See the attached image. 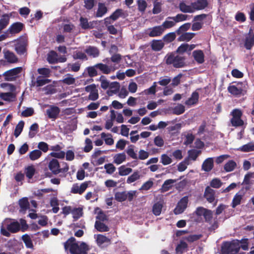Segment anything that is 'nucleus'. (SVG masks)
<instances>
[{
	"instance_id": "f257e3e1",
	"label": "nucleus",
	"mask_w": 254,
	"mask_h": 254,
	"mask_svg": "<svg viewBox=\"0 0 254 254\" xmlns=\"http://www.w3.org/2000/svg\"><path fill=\"white\" fill-rule=\"evenodd\" d=\"M185 57L177 54L176 52L168 53L165 56L164 61L168 65H172L174 68H180L186 65Z\"/></svg>"
},
{
	"instance_id": "f03ea898",
	"label": "nucleus",
	"mask_w": 254,
	"mask_h": 254,
	"mask_svg": "<svg viewBox=\"0 0 254 254\" xmlns=\"http://www.w3.org/2000/svg\"><path fill=\"white\" fill-rule=\"evenodd\" d=\"M240 249V242L238 240L224 242L221 246V254H236Z\"/></svg>"
},
{
	"instance_id": "7ed1b4c3",
	"label": "nucleus",
	"mask_w": 254,
	"mask_h": 254,
	"mask_svg": "<svg viewBox=\"0 0 254 254\" xmlns=\"http://www.w3.org/2000/svg\"><path fill=\"white\" fill-rule=\"evenodd\" d=\"M89 250L88 245L82 242L79 245L76 243L72 246L71 250H70L71 254H87Z\"/></svg>"
},
{
	"instance_id": "20e7f679",
	"label": "nucleus",
	"mask_w": 254,
	"mask_h": 254,
	"mask_svg": "<svg viewBox=\"0 0 254 254\" xmlns=\"http://www.w3.org/2000/svg\"><path fill=\"white\" fill-rule=\"evenodd\" d=\"M236 84L230 85L227 88L228 91L235 96H240L243 94V89L242 88L243 82H234Z\"/></svg>"
},
{
	"instance_id": "39448f33",
	"label": "nucleus",
	"mask_w": 254,
	"mask_h": 254,
	"mask_svg": "<svg viewBox=\"0 0 254 254\" xmlns=\"http://www.w3.org/2000/svg\"><path fill=\"white\" fill-rule=\"evenodd\" d=\"M85 90L87 92H89L88 99L89 100L95 101L99 98L98 90L95 84H92L85 87Z\"/></svg>"
},
{
	"instance_id": "423d86ee",
	"label": "nucleus",
	"mask_w": 254,
	"mask_h": 254,
	"mask_svg": "<svg viewBox=\"0 0 254 254\" xmlns=\"http://www.w3.org/2000/svg\"><path fill=\"white\" fill-rule=\"evenodd\" d=\"M22 71L21 67H17L8 70L3 73L5 81H12L14 80L13 76L17 75Z\"/></svg>"
},
{
	"instance_id": "0eeeda50",
	"label": "nucleus",
	"mask_w": 254,
	"mask_h": 254,
	"mask_svg": "<svg viewBox=\"0 0 254 254\" xmlns=\"http://www.w3.org/2000/svg\"><path fill=\"white\" fill-rule=\"evenodd\" d=\"M188 200V197L187 196L182 198L174 209L175 214H179L183 213L187 207Z\"/></svg>"
},
{
	"instance_id": "6e6552de",
	"label": "nucleus",
	"mask_w": 254,
	"mask_h": 254,
	"mask_svg": "<svg viewBox=\"0 0 254 254\" xmlns=\"http://www.w3.org/2000/svg\"><path fill=\"white\" fill-rule=\"evenodd\" d=\"M48 167L52 173L55 175L61 173L60 165L58 160L55 158L52 159L49 163Z\"/></svg>"
},
{
	"instance_id": "1a4fd4ad",
	"label": "nucleus",
	"mask_w": 254,
	"mask_h": 254,
	"mask_svg": "<svg viewBox=\"0 0 254 254\" xmlns=\"http://www.w3.org/2000/svg\"><path fill=\"white\" fill-rule=\"evenodd\" d=\"M88 186V184L86 182L82 183L80 186H79L77 183L74 184L72 185L70 192L74 194H81L84 192Z\"/></svg>"
},
{
	"instance_id": "9d476101",
	"label": "nucleus",
	"mask_w": 254,
	"mask_h": 254,
	"mask_svg": "<svg viewBox=\"0 0 254 254\" xmlns=\"http://www.w3.org/2000/svg\"><path fill=\"white\" fill-rule=\"evenodd\" d=\"M96 66L98 70H99L101 73L105 74H108L112 71H114L116 69L118 68V67L109 66L103 63L96 64Z\"/></svg>"
},
{
	"instance_id": "9b49d317",
	"label": "nucleus",
	"mask_w": 254,
	"mask_h": 254,
	"mask_svg": "<svg viewBox=\"0 0 254 254\" xmlns=\"http://www.w3.org/2000/svg\"><path fill=\"white\" fill-rule=\"evenodd\" d=\"M60 113V108L56 106L51 105L50 108L46 110L47 115L49 119L56 120Z\"/></svg>"
},
{
	"instance_id": "f8f14e48",
	"label": "nucleus",
	"mask_w": 254,
	"mask_h": 254,
	"mask_svg": "<svg viewBox=\"0 0 254 254\" xmlns=\"http://www.w3.org/2000/svg\"><path fill=\"white\" fill-rule=\"evenodd\" d=\"M148 35L150 37L160 36L164 32V28L161 25L148 29Z\"/></svg>"
},
{
	"instance_id": "ddd939ff",
	"label": "nucleus",
	"mask_w": 254,
	"mask_h": 254,
	"mask_svg": "<svg viewBox=\"0 0 254 254\" xmlns=\"http://www.w3.org/2000/svg\"><path fill=\"white\" fill-rule=\"evenodd\" d=\"M200 90V88L197 89L195 91L193 92L191 96L185 101V104L188 106H191L196 104L198 102L199 93L197 90Z\"/></svg>"
},
{
	"instance_id": "4468645a",
	"label": "nucleus",
	"mask_w": 254,
	"mask_h": 254,
	"mask_svg": "<svg viewBox=\"0 0 254 254\" xmlns=\"http://www.w3.org/2000/svg\"><path fill=\"white\" fill-rule=\"evenodd\" d=\"M24 27V25L20 22H16L12 24L9 27L8 31L11 34H15L21 32Z\"/></svg>"
},
{
	"instance_id": "2eb2a0df",
	"label": "nucleus",
	"mask_w": 254,
	"mask_h": 254,
	"mask_svg": "<svg viewBox=\"0 0 254 254\" xmlns=\"http://www.w3.org/2000/svg\"><path fill=\"white\" fill-rule=\"evenodd\" d=\"M215 190L211 189L210 187L207 186L205 188L204 197L206 199L209 203L213 202L215 198Z\"/></svg>"
},
{
	"instance_id": "dca6fc26",
	"label": "nucleus",
	"mask_w": 254,
	"mask_h": 254,
	"mask_svg": "<svg viewBox=\"0 0 254 254\" xmlns=\"http://www.w3.org/2000/svg\"><path fill=\"white\" fill-rule=\"evenodd\" d=\"M127 16V13L123 9L118 8L110 16V18L112 19V21H115L120 17L125 18Z\"/></svg>"
},
{
	"instance_id": "f3484780",
	"label": "nucleus",
	"mask_w": 254,
	"mask_h": 254,
	"mask_svg": "<svg viewBox=\"0 0 254 254\" xmlns=\"http://www.w3.org/2000/svg\"><path fill=\"white\" fill-rule=\"evenodd\" d=\"M214 167V160L212 157L206 159L201 165V170L206 172H210Z\"/></svg>"
},
{
	"instance_id": "a211bd4d",
	"label": "nucleus",
	"mask_w": 254,
	"mask_h": 254,
	"mask_svg": "<svg viewBox=\"0 0 254 254\" xmlns=\"http://www.w3.org/2000/svg\"><path fill=\"white\" fill-rule=\"evenodd\" d=\"M31 78V86H33L36 85L37 87H41L51 82L50 79L47 78H42L41 76H38V77L37 78V80L36 81H34L35 77L33 75H32Z\"/></svg>"
},
{
	"instance_id": "6ab92c4d",
	"label": "nucleus",
	"mask_w": 254,
	"mask_h": 254,
	"mask_svg": "<svg viewBox=\"0 0 254 254\" xmlns=\"http://www.w3.org/2000/svg\"><path fill=\"white\" fill-rule=\"evenodd\" d=\"M164 46L165 44L162 40L153 39L150 43L152 50L155 52L160 51Z\"/></svg>"
},
{
	"instance_id": "aec40b11",
	"label": "nucleus",
	"mask_w": 254,
	"mask_h": 254,
	"mask_svg": "<svg viewBox=\"0 0 254 254\" xmlns=\"http://www.w3.org/2000/svg\"><path fill=\"white\" fill-rule=\"evenodd\" d=\"M207 0H196L193 2H191V5L193 6L194 11L204 9L208 5Z\"/></svg>"
},
{
	"instance_id": "412c9836",
	"label": "nucleus",
	"mask_w": 254,
	"mask_h": 254,
	"mask_svg": "<svg viewBox=\"0 0 254 254\" xmlns=\"http://www.w3.org/2000/svg\"><path fill=\"white\" fill-rule=\"evenodd\" d=\"M6 229L10 233H17L20 230V223L17 221L11 222L6 225Z\"/></svg>"
},
{
	"instance_id": "4be33fe9",
	"label": "nucleus",
	"mask_w": 254,
	"mask_h": 254,
	"mask_svg": "<svg viewBox=\"0 0 254 254\" xmlns=\"http://www.w3.org/2000/svg\"><path fill=\"white\" fill-rule=\"evenodd\" d=\"M18 204L20 207V212L25 213L26 211L29 208L30 204L27 197H23L18 201Z\"/></svg>"
},
{
	"instance_id": "5701e85b",
	"label": "nucleus",
	"mask_w": 254,
	"mask_h": 254,
	"mask_svg": "<svg viewBox=\"0 0 254 254\" xmlns=\"http://www.w3.org/2000/svg\"><path fill=\"white\" fill-rule=\"evenodd\" d=\"M85 52L90 57L93 58L98 57L100 55L99 50L96 47L89 46L85 50Z\"/></svg>"
},
{
	"instance_id": "b1692460",
	"label": "nucleus",
	"mask_w": 254,
	"mask_h": 254,
	"mask_svg": "<svg viewBox=\"0 0 254 254\" xmlns=\"http://www.w3.org/2000/svg\"><path fill=\"white\" fill-rule=\"evenodd\" d=\"M108 11L107 7L104 3L99 2L98 4V9L96 12V17H101L105 15Z\"/></svg>"
},
{
	"instance_id": "393cba45",
	"label": "nucleus",
	"mask_w": 254,
	"mask_h": 254,
	"mask_svg": "<svg viewBox=\"0 0 254 254\" xmlns=\"http://www.w3.org/2000/svg\"><path fill=\"white\" fill-rule=\"evenodd\" d=\"M192 56L195 61L199 64L204 62V55L201 50H195L192 52Z\"/></svg>"
},
{
	"instance_id": "a878e982",
	"label": "nucleus",
	"mask_w": 254,
	"mask_h": 254,
	"mask_svg": "<svg viewBox=\"0 0 254 254\" xmlns=\"http://www.w3.org/2000/svg\"><path fill=\"white\" fill-rule=\"evenodd\" d=\"M201 153V151L200 150L194 149L189 150L188 151V156L185 159H188V161H189L190 160L195 161Z\"/></svg>"
},
{
	"instance_id": "bb28decb",
	"label": "nucleus",
	"mask_w": 254,
	"mask_h": 254,
	"mask_svg": "<svg viewBox=\"0 0 254 254\" xmlns=\"http://www.w3.org/2000/svg\"><path fill=\"white\" fill-rule=\"evenodd\" d=\"M188 245L183 241H180V243L176 247L175 251L176 254H183L187 251Z\"/></svg>"
},
{
	"instance_id": "cd10ccee",
	"label": "nucleus",
	"mask_w": 254,
	"mask_h": 254,
	"mask_svg": "<svg viewBox=\"0 0 254 254\" xmlns=\"http://www.w3.org/2000/svg\"><path fill=\"white\" fill-rule=\"evenodd\" d=\"M179 8L180 11L184 13H193L194 12L193 7L191 4L190 5H187L183 1L180 2Z\"/></svg>"
},
{
	"instance_id": "c85d7f7f",
	"label": "nucleus",
	"mask_w": 254,
	"mask_h": 254,
	"mask_svg": "<svg viewBox=\"0 0 254 254\" xmlns=\"http://www.w3.org/2000/svg\"><path fill=\"white\" fill-rule=\"evenodd\" d=\"M176 182V180L168 179L166 180L160 189L161 192H165L170 190L172 187V185Z\"/></svg>"
},
{
	"instance_id": "c756f323",
	"label": "nucleus",
	"mask_w": 254,
	"mask_h": 254,
	"mask_svg": "<svg viewBox=\"0 0 254 254\" xmlns=\"http://www.w3.org/2000/svg\"><path fill=\"white\" fill-rule=\"evenodd\" d=\"M4 58L9 63H16L18 61L15 54L9 51L5 52Z\"/></svg>"
},
{
	"instance_id": "7c9ffc66",
	"label": "nucleus",
	"mask_w": 254,
	"mask_h": 254,
	"mask_svg": "<svg viewBox=\"0 0 254 254\" xmlns=\"http://www.w3.org/2000/svg\"><path fill=\"white\" fill-rule=\"evenodd\" d=\"M109 88L110 90L107 91V93L109 96H112V94H109L110 92L116 94L119 92L120 88V83L117 81L112 82L110 83Z\"/></svg>"
},
{
	"instance_id": "2f4dec72",
	"label": "nucleus",
	"mask_w": 254,
	"mask_h": 254,
	"mask_svg": "<svg viewBox=\"0 0 254 254\" xmlns=\"http://www.w3.org/2000/svg\"><path fill=\"white\" fill-rule=\"evenodd\" d=\"M86 71L87 72L88 76L90 77H93L100 74V73H99L98 71L96 64L86 67Z\"/></svg>"
},
{
	"instance_id": "473e14b6",
	"label": "nucleus",
	"mask_w": 254,
	"mask_h": 254,
	"mask_svg": "<svg viewBox=\"0 0 254 254\" xmlns=\"http://www.w3.org/2000/svg\"><path fill=\"white\" fill-rule=\"evenodd\" d=\"M238 150L243 152H249L254 151V143L252 142H249L248 143L243 145L240 147Z\"/></svg>"
},
{
	"instance_id": "72a5a7b5",
	"label": "nucleus",
	"mask_w": 254,
	"mask_h": 254,
	"mask_svg": "<svg viewBox=\"0 0 254 254\" xmlns=\"http://www.w3.org/2000/svg\"><path fill=\"white\" fill-rule=\"evenodd\" d=\"M9 17L7 14H3L0 19V32L8 25Z\"/></svg>"
},
{
	"instance_id": "f704fd0d",
	"label": "nucleus",
	"mask_w": 254,
	"mask_h": 254,
	"mask_svg": "<svg viewBox=\"0 0 254 254\" xmlns=\"http://www.w3.org/2000/svg\"><path fill=\"white\" fill-rule=\"evenodd\" d=\"M94 226L99 232H103L109 231V228L105 224L99 221H96Z\"/></svg>"
},
{
	"instance_id": "c9c22d12",
	"label": "nucleus",
	"mask_w": 254,
	"mask_h": 254,
	"mask_svg": "<svg viewBox=\"0 0 254 254\" xmlns=\"http://www.w3.org/2000/svg\"><path fill=\"white\" fill-rule=\"evenodd\" d=\"M180 35V36L178 39V40L179 41H187V42H188L193 38V37L195 35V34L193 33H190V32H186V33H184Z\"/></svg>"
},
{
	"instance_id": "e433bc0d",
	"label": "nucleus",
	"mask_w": 254,
	"mask_h": 254,
	"mask_svg": "<svg viewBox=\"0 0 254 254\" xmlns=\"http://www.w3.org/2000/svg\"><path fill=\"white\" fill-rule=\"evenodd\" d=\"M189 17H190V16L188 15L179 13L177 14L175 16L168 17L167 19H173L175 22L177 23L186 20Z\"/></svg>"
},
{
	"instance_id": "4c0bfd02",
	"label": "nucleus",
	"mask_w": 254,
	"mask_h": 254,
	"mask_svg": "<svg viewBox=\"0 0 254 254\" xmlns=\"http://www.w3.org/2000/svg\"><path fill=\"white\" fill-rule=\"evenodd\" d=\"M126 160V155L124 152L116 154L114 157V163L120 164Z\"/></svg>"
},
{
	"instance_id": "58836bf2",
	"label": "nucleus",
	"mask_w": 254,
	"mask_h": 254,
	"mask_svg": "<svg viewBox=\"0 0 254 254\" xmlns=\"http://www.w3.org/2000/svg\"><path fill=\"white\" fill-rule=\"evenodd\" d=\"M237 164L234 160L228 161L224 165V169L226 172L233 171L236 167Z\"/></svg>"
},
{
	"instance_id": "ea45409f",
	"label": "nucleus",
	"mask_w": 254,
	"mask_h": 254,
	"mask_svg": "<svg viewBox=\"0 0 254 254\" xmlns=\"http://www.w3.org/2000/svg\"><path fill=\"white\" fill-rule=\"evenodd\" d=\"M0 97L6 101H13L15 98V95L12 92L1 93Z\"/></svg>"
},
{
	"instance_id": "a19ab883",
	"label": "nucleus",
	"mask_w": 254,
	"mask_h": 254,
	"mask_svg": "<svg viewBox=\"0 0 254 254\" xmlns=\"http://www.w3.org/2000/svg\"><path fill=\"white\" fill-rule=\"evenodd\" d=\"M39 130V125L37 123L32 124L30 127L29 137L31 138L34 137Z\"/></svg>"
},
{
	"instance_id": "79ce46f5",
	"label": "nucleus",
	"mask_w": 254,
	"mask_h": 254,
	"mask_svg": "<svg viewBox=\"0 0 254 254\" xmlns=\"http://www.w3.org/2000/svg\"><path fill=\"white\" fill-rule=\"evenodd\" d=\"M58 54L55 51H51L48 55L47 57V60L50 64H54L58 63L57 59Z\"/></svg>"
},
{
	"instance_id": "37998d69",
	"label": "nucleus",
	"mask_w": 254,
	"mask_h": 254,
	"mask_svg": "<svg viewBox=\"0 0 254 254\" xmlns=\"http://www.w3.org/2000/svg\"><path fill=\"white\" fill-rule=\"evenodd\" d=\"M101 137L104 138L105 143L109 145H112L114 144V139L112 138L111 134H106L105 132H102L101 134Z\"/></svg>"
},
{
	"instance_id": "c03bdc74",
	"label": "nucleus",
	"mask_w": 254,
	"mask_h": 254,
	"mask_svg": "<svg viewBox=\"0 0 254 254\" xmlns=\"http://www.w3.org/2000/svg\"><path fill=\"white\" fill-rule=\"evenodd\" d=\"M98 81L101 82V87L104 90L107 89L110 85V82L106 79V76L103 75L100 76Z\"/></svg>"
},
{
	"instance_id": "a18cd8bd",
	"label": "nucleus",
	"mask_w": 254,
	"mask_h": 254,
	"mask_svg": "<svg viewBox=\"0 0 254 254\" xmlns=\"http://www.w3.org/2000/svg\"><path fill=\"white\" fill-rule=\"evenodd\" d=\"M176 32L169 33L163 36V40L167 43H171L176 39Z\"/></svg>"
},
{
	"instance_id": "49530a36",
	"label": "nucleus",
	"mask_w": 254,
	"mask_h": 254,
	"mask_svg": "<svg viewBox=\"0 0 254 254\" xmlns=\"http://www.w3.org/2000/svg\"><path fill=\"white\" fill-rule=\"evenodd\" d=\"M230 121L233 127H241L244 125V121L241 119V117H232Z\"/></svg>"
},
{
	"instance_id": "de8ad7c7",
	"label": "nucleus",
	"mask_w": 254,
	"mask_h": 254,
	"mask_svg": "<svg viewBox=\"0 0 254 254\" xmlns=\"http://www.w3.org/2000/svg\"><path fill=\"white\" fill-rule=\"evenodd\" d=\"M74 60H87L88 58L86 55L81 51H76L72 55Z\"/></svg>"
},
{
	"instance_id": "09e8293b",
	"label": "nucleus",
	"mask_w": 254,
	"mask_h": 254,
	"mask_svg": "<svg viewBox=\"0 0 254 254\" xmlns=\"http://www.w3.org/2000/svg\"><path fill=\"white\" fill-rule=\"evenodd\" d=\"M24 126V122L23 121H20L18 124L16 126L14 131V135L15 137H17L22 131Z\"/></svg>"
},
{
	"instance_id": "8fccbe9b",
	"label": "nucleus",
	"mask_w": 254,
	"mask_h": 254,
	"mask_svg": "<svg viewBox=\"0 0 254 254\" xmlns=\"http://www.w3.org/2000/svg\"><path fill=\"white\" fill-rule=\"evenodd\" d=\"M96 242L98 245L101 246L105 243H110V240L103 235L98 234L97 236Z\"/></svg>"
},
{
	"instance_id": "3c124183",
	"label": "nucleus",
	"mask_w": 254,
	"mask_h": 254,
	"mask_svg": "<svg viewBox=\"0 0 254 254\" xmlns=\"http://www.w3.org/2000/svg\"><path fill=\"white\" fill-rule=\"evenodd\" d=\"M115 199L119 202H123L127 199V192L126 191L117 192L115 194Z\"/></svg>"
},
{
	"instance_id": "603ef678",
	"label": "nucleus",
	"mask_w": 254,
	"mask_h": 254,
	"mask_svg": "<svg viewBox=\"0 0 254 254\" xmlns=\"http://www.w3.org/2000/svg\"><path fill=\"white\" fill-rule=\"evenodd\" d=\"M190 27V23H186L181 25L176 31V33L177 35H180L188 30Z\"/></svg>"
},
{
	"instance_id": "864d4df0",
	"label": "nucleus",
	"mask_w": 254,
	"mask_h": 254,
	"mask_svg": "<svg viewBox=\"0 0 254 254\" xmlns=\"http://www.w3.org/2000/svg\"><path fill=\"white\" fill-rule=\"evenodd\" d=\"M132 170L130 168H126L122 165L119 168V174L121 176H126L132 172Z\"/></svg>"
},
{
	"instance_id": "5fc2aeb1",
	"label": "nucleus",
	"mask_w": 254,
	"mask_h": 254,
	"mask_svg": "<svg viewBox=\"0 0 254 254\" xmlns=\"http://www.w3.org/2000/svg\"><path fill=\"white\" fill-rule=\"evenodd\" d=\"M75 239L71 237L69 238L64 243V248L65 250H67L69 249V250H71L72 246L76 244Z\"/></svg>"
},
{
	"instance_id": "6e6d98bb",
	"label": "nucleus",
	"mask_w": 254,
	"mask_h": 254,
	"mask_svg": "<svg viewBox=\"0 0 254 254\" xmlns=\"http://www.w3.org/2000/svg\"><path fill=\"white\" fill-rule=\"evenodd\" d=\"M22 239L27 248H33V243L30 236L28 235L25 234L23 235L22 236Z\"/></svg>"
},
{
	"instance_id": "4d7b16f0",
	"label": "nucleus",
	"mask_w": 254,
	"mask_h": 254,
	"mask_svg": "<svg viewBox=\"0 0 254 254\" xmlns=\"http://www.w3.org/2000/svg\"><path fill=\"white\" fill-rule=\"evenodd\" d=\"M42 155V152L40 150L35 149L30 152L29 156L31 160L38 159Z\"/></svg>"
},
{
	"instance_id": "13d9d810",
	"label": "nucleus",
	"mask_w": 254,
	"mask_h": 254,
	"mask_svg": "<svg viewBox=\"0 0 254 254\" xmlns=\"http://www.w3.org/2000/svg\"><path fill=\"white\" fill-rule=\"evenodd\" d=\"M71 213L74 220H77L82 215V209L81 208H74L72 209Z\"/></svg>"
},
{
	"instance_id": "bf43d9fd",
	"label": "nucleus",
	"mask_w": 254,
	"mask_h": 254,
	"mask_svg": "<svg viewBox=\"0 0 254 254\" xmlns=\"http://www.w3.org/2000/svg\"><path fill=\"white\" fill-rule=\"evenodd\" d=\"M162 209V205L161 203L159 202L155 203L152 208L153 213L156 216H158L161 214Z\"/></svg>"
},
{
	"instance_id": "052dcab7",
	"label": "nucleus",
	"mask_w": 254,
	"mask_h": 254,
	"mask_svg": "<svg viewBox=\"0 0 254 254\" xmlns=\"http://www.w3.org/2000/svg\"><path fill=\"white\" fill-rule=\"evenodd\" d=\"M140 178L138 171L134 172L131 176H129L127 180V184L132 183Z\"/></svg>"
},
{
	"instance_id": "680f3d73",
	"label": "nucleus",
	"mask_w": 254,
	"mask_h": 254,
	"mask_svg": "<svg viewBox=\"0 0 254 254\" xmlns=\"http://www.w3.org/2000/svg\"><path fill=\"white\" fill-rule=\"evenodd\" d=\"M254 45V38L252 36L247 37L245 42V47L247 50H251Z\"/></svg>"
},
{
	"instance_id": "e2e57ef3",
	"label": "nucleus",
	"mask_w": 254,
	"mask_h": 254,
	"mask_svg": "<svg viewBox=\"0 0 254 254\" xmlns=\"http://www.w3.org/2000/svg\"><path fill=\"white\" fill-rule=\"evenodd\" d=\"M242 199V196L241 194H238L237 193L234 197L232 202V207L233 208H235L237 205H239L241 203V200Z\"/></svg>"
},
{
	"instance_id": "0e129e2a",
	"label": "nucleus",
	"mask_w": 254,
	"mask_h": 254,
	"mask_svg": "<svg viewBox=\"0 0 254 254\" xmlns=\"http://www.w3.org/2000/svg\"><path fill=\"white\" fill-rule=\"evenodd\" d=\"M190 164V162L188 161V159H185L184 160L180 162L178 165V170L179 172L184 171L187 168V166Z\"/></svg>"
},
{
	"instance_id": "69168bd1",
	"label": "nucleus",
	"mask_w": 254,
	"mask_h": 254,
	"mask_svg": "<svg viewBox=\"0 0 254 254\" xmlns=\"http://www.w3.org/2000/svg\"><path fill=\"white\" fill-rule=\"evenodd\" d=\"M37 72L39 74L43 75L45 77H50L51 71L48 68L43 67L38 68Z\"/></svg>"
},
{
	"instance_id": "338daca9",
	"label": "nucleus",
	"mask_w": 254,
	"mask_h": 254,
	"mask_svg": "<svg viewBox=\"0 0 254 254\" xmlns=\"http://www.w3.org/2000/svg\"><path fill=\"white\" fill-rule=\"evenodd\" d=\"M80 26L83 29H88L92 28L88 23V19L86 18L81 17L79 19Z\"/></svg>"
},
{
	"instance_id": "774afa93",
	"label": "nucleus",
	"mask_w": 254,
	"mask_h": 254,
	"mask_svg": "<svg viewBox=\"0 0 254 254\" xmlns=\"http://www.w3.org/2000/svg\"><path fill=\"white\" fill-rule=\"evenodd\" d=\"M222 185V182L220 180L217 178H215L212 180V181L210 183V186L211 187L219 189L220 188Z\"/></svg>"
}]
</instances>
